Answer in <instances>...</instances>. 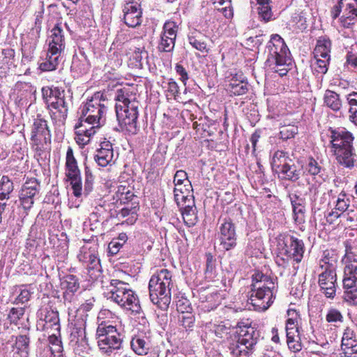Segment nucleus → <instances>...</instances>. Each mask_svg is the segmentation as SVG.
Instances as JSON below:
<instances>
[{"label": "nucleus", "instance_id": "obj_1", "mask_svg": "<svg viewBox=\"0 0 357 357\" xmlns=\"http://www.w3.org/2000/svg\"><path fill=\"white\" fill-rule=\"evenodd\" d=\"M250 303L255 310L265 311L273 303L277 292L276 279L271 278L261 272L252 275Z\"/></svg>", "mask_w": 357, "mask_h": 357}, {"label": "nucleus", "instance_id": "obj_2", "mask_svg": "<svg viewBox=\"0 0 357 357\" xmlns=\"http://www.w3.org/2000/svg\"><path fill=\"white\" fill-rule=\"evenodd\" d=\"M265 54L266 64L273 72L280 77L286 75L291 63L290 51L284 39L278 34H272L267 43Z\"/></svg>", "mask_w": 357, "mask_h": 357}, {"label": "nucleus", "instance_id": "obj_3", "mask_svg": "<svg viewBox=\"0 0 357 357\" xmlns=\"http://www.w3.org/2000/svg\"><path fill=\"white\" fill-rule=\"evenodd\" d=\"M66 176L70 181L73 194L77 198L82 199L87 197L93 190L95 177L88 166L84 168V185L81 181L80 171L77 162L73 155V150L68 146L66 152Z\"/></svg>", "mask_w": 357, "mask_h": 357}, {"label": "nucleus", "instance_id": "obj_4", "mask_svg": "<svg viewBox=\"0 0 357 357\" xmlns=\"http://www.w3.org/2000/svg\"><path fill=\"white\" fill-rule=\"evenodd\" d=\"M105 296L133 314H139L141 305L137 295L130 284L118 279L111 280L104 291Z\"/></svg>", "mask_w": 357, "mask_h": 357}, {"label": "nucleus", "instance_id": "obj_5", "mask_svg": "<svg viewBox=\"0 0 357 357\" xmlns=\"http://www.w3.org/2000/svg\"><path fill=\"white\" fill-rule=\"evenodd\" d=\"M330 139L334 155L338 164L347 168L354 166L355 156L353 134L345 128H330Z\"/></svg>", "mask_w": 357, "mask_h": 357}, {"label": "nucleus", "instance_id": "obj_6", "mask_svg": "<svg viewBox=\"0 0 357 357\" xmlns=\"http://www.w3.org/2000/svg\"><path fill=\"white\" fill-rule=\"evenodd\" d=\"M277 242L278 254L275 262L279 266L285 268L291 262L301 261L305 252L304 243L301 239L283 233L278 236Z\"/></svg>", "mask_w": 357, "mask_h": 357}, {"label": "nucleus", "instance_id": "obj_7", "mask_svg": "<svg viewBox=\"0 0 357 357\" xmlns=\"http://www.w3.org/2000/svg\"><path fill=\"white\" fill-rule=\"evenodd\" d=\"M171 273L167 269H162L157 275H152L149 280L150 299L162 310H167L171 302Z\"/></svg>", "mask_w": 357, "mask_h": 357}, {"label": "nucleus", "instance_id": "obj_8", "mask_svg": "<svg viewBox=\"0 0 357 357\" xmlns=\"http://www.w3.org/2000/svg\"><path fill=\"white\" fill-rule=\"evenodd\" d=\"M342 261L344 265V299L357 305V254L351 248H347Z\"/></svg>", "mask_w": 357, "mask_h": 357}, {"label": "nucleus", "instance_id": "obj_9", "mask_svg": "<svg viewBox=\"0 0 357 357\" xmlns=\"http://www.w3.org/2000/svg\"><path fill=\"white\" fill-rule=\"evenodd\" d=\"M237 340L230 343L229 349L235 357H250L255 350L260 332L252 326L239 325Z\"/></svg>", "mask_w": 357, "mask_h": 357}, {"label": "nucleus", "instance_id": "obj_10", "mask_svg": "<svg viewBox=\"0 0 357 357\" xmlns=\"http://www.w3.org/2000/svg\"><path fill=\"white\" fill-rule=\"evenodd\" d=\"M98 346L102 354L111 355L123 348L124 335L112 325L102 322L96 330Z\"/></svg>", "mask_w": 357, "mask_h": 357}, {"label": "nucleus", "instance_id": "obj_11", "mask_svg": "<svg viewBox=\"0 0 357 357\" xmlns=\"http://www.w3.org/2000/svg\"><path fill=\"white\" fill-rule=\"evenodd\" d=\"M331 10L333 19L340 17L341 25L347 29L357 23V0H332Z\"/></svg>", "mask_w": 357, "mask_h": 357}, {"label": "nucleus", "instance_id": "obj_12", "mask_svg": "<svg viewBox=\"0 0 357 357\" xmlns=\"http://www.w3.org/2000/svg\"><path fill=\"white\" fill-rule=\"evenodd\" d=\"M102 95L100 93H96L86 102L82 105L79 108V113L81 116H84V119L91 120L93 123L98 126H102L105 122V114L107 107L101 100Z\"/></svg>", "mask_w": 357, "mask_h": 357}, {"label": "nucleus", "instance_id": "obj_13", "mask_svg": "<svg viewBox=\"0 0 357 357\" xmlns=\"http://www.w3.org/2000/svg\"><path fill=\"white\" fill-rule=\"evenodd\" d=\"M220 245L225 251L234 249L237 245L235 224L229 217L220 216L218 222Z\"/></svg>", "mask_w": 357, "mask_h": 357}, {"label": "nucleus", "instance_id": "obj_14", "mask_svg": "<svg viewBox=\"0 0 357 357\" xmlns=\"http://www.w3.org/2000/svg\"><path fill=\"white\" fill-rule=\"evenodd\" d=\"M31 140L37 151H43L51 143V133L45 119L38 115L31 128Z\"/></svg>", "mask_w": 357, "mask_h": 357}, {"label": "nucleus", "instance_id": "obj_15", "mask_svg": "<svg viewBox=\"0 0 357 357\" xmlns=\"http://www.w3.org/2000/svg\"><path fill=\"white\" fill-rule=\"evenodd\" d=\"M52 99L49 104L52 120L56 123L64 124L68 116V102L65 98L64 91H52Z\"/></svg>", "mask_w": 357, "mask_h": 357}, {"label": "nucleus", "instance_id": "obj_16", "mask_svg": "<svg viewBox=\"0 0 357 357\" xmlns=\"http://www.w3.org/2000/svg\"><path fill=\"white\" fill-rule=\"evenodd\" d=\"M40 188V183L35 178H28L22 185L19 198L24 210H29L39 198Z\"/></svg>", "mask_w": 357, "mask_h": 357}, {"label": "nucleus", "instance_id": "obj_17", "mask_svg": "<svg viewBox=\"0 0 357 357\" xmlns=\"http://www.w3.org/2000/svg\"><path fill=\"white\" fill-rule=\"evenodd\" d=\"M116 112L119 107H122V110L125 112H130L132 115L139 114V102L137 100L135 95L132 94L129 91L128 88H122L116 90L115 95Z\"/></svg>", "mask_w": 357, "mask_h": 357}, {"label": "nucleus", "instance_id": "obj_18", "mask_svg": "<svg viewBox=\"0 0 357 357\" xmlns=\"http://www.w3.org/2000/svg\"><path fill=\"white\" fill-rule=\"evenodd\" d=\"M318 284L320 291L328 298H333L337 290L336 270L321 271Z\"/></svg>", "mask_w": 357, "mask_h": 357}, {"label": "nucleus", "instance_id": "obj_19", "mask_svg": "<svg viewBox=\"0 0 357 357\" xmlns=\"http://www.w3.org/2000/svg\"><path fill=\"white\" fill-rule=\"evenodd\" d=\"M116 114L122 130H125L132 135H135L138 132L137 119L139 114L132 115L130 112H126L125 109L122 110V107H119Z\"/></svg>", "mask_w": 357, "mask_h": 357}, {"label": "nucleus", "instance_id": "obj_20", "mask_svg": "<svg viewBox=\"0 0 357 357\" xmlns=\"http://www.w3.org/2000/svg\"><path fill=\"white\" fill-rule=\"evenodd\" d=\"M37 329L45 331H50L59 333L60 324L59 314L53 310H48L45 314H40V317L37 321Z\"/></svg>", "mask_w": 357, "mask_h": 357}, {"label": "nucleus", "instance_id": "obj_21", "mask_svg": "<svg viewBox=\"0 0 357 357\" xmlns=\"http://www.w3.org/2000/svg\"><path fill=\"white\" fill-rule=\"evenodd\" d=\"M125 24L130 27H136L142 23V10L137 3L128 2L123 8Z\"/></svg>", "mask_w": 357, "mask_h": 357}, {"label": "nucleus", "instance_id": "obj_22", "mask_svg": "<svg viewBox=\"0 0 357 357\" xmlns=\"http://www.w3.org/2000/svg\"><path fill=\"white\" fill-rule=\"evenodd\" d=\"M114 150L112 144L109 141L100 143V148L96 151L94 160L100 167L111 165L113 162Z\"/></svg>", "mask_w": 357, "mask_h": 357}, {"label": "nucleus", "instance_id": "obj_23", "mask_svg": "<svg viewBox=\"0 0 357 357\" xmlns=\"http://www.w3.org/2000/svg\"><path fill=\"white\" fill-rule=\"evenodd\" d=\"M249 89V84L246 77L242 73L235 74L230 80L227 91L231 96H242Z\"/></svg>", "mask_w": 357, "mask_h": 357}, {"label": "nucleus", "instance_id": "obj_24", "mask_svg": "<svg viewBox=\"0 0 357 357\" xmlns=\"http://www.w3.org/2000/svg\"><path fill=\"white\" fill-rule=\"evenodd\" d=\"M89 67V60L83 50H79V54L73 56L70 70L75 77L87 73Z\"/></svg>", "mask_w": 357, "mask_h": 357}, {"label": "nucleus", "instance_id": "obj_25", "mask_svg": "<svg viewBox=\"0 0 357 357\" xmlns=\"http://www.w3.org/2000/svg\"><path fill=\"white\" fill-rule=\"evenodd\" d=\"M78 257L79 261L86 264L90 269H98L100 266L96 245L89 248L83 247Z\"/></svg>", "mask_w": 357, "mask_h": 357}, {"label": "nucleus", "instance_id": "obj_26", "mask_svg": "<svg viewBox=\"0 0 357 357\" xmlns=\"http://www.w3.org/2000/svg\"><path fill=\"white\" fill-rule=\"evenodd\" d=\"M61 288L65 290L63 299L70 303L74 297V294L79 289V283L75 275H67L63 277L61 283Z\"/></svg>", "mask_w": 357, "mask_h": 357}, {"label": "nucleus", "instance_id": "obj_27", "mask_svg": "<svg viewBox=\"0 0 357 357\" xmlns=\"http://www.w3.org/2000/svg\"><path fill=\"white\" fill-rule=\"evenodd\" d=\"M49 49L51 51L60 52L65 49V38L63 31L59 24H56L51 31V35L49 41Z\"/></svg>", "mask_w": 357, "mask_h": 357}, {"label": "nucleus", "instance_id": "obj_28", "mask_svg": "<svg viewBox=\"0 0 357 357\" xmlns=\"http://www.w3.org/2000/svg\"><path fill=\"white\" fill-rule=\"evenodd\" d=\"M132 350L138 356H146L151 349L149 337L144 335H135L130 341Z\"/></svg>", "mask_w": 357, "mask_h": 357}, {"label": "nucleus", "instance_id": "obj_29", "mask_svg": "<svg viewBox=\"0 0 357 357\" xmlns=\"http://www.w3.org/2000/svg\"><path fill=\"white\" fill-rule=\"evenodd\" d=\"M337 255L334 250H326L319 261V268L321 271L336 270Z\"/></svg>", "mask_w": 357, "mask_h": 357}, {"label": "nucleus", "instance_id": "obj_30", "mask_svg": "<svg viewBox=\"0 0 357 357\" xmlns=\"http://www.w3.org/2000/svg\"><path fill=\"white\" fill-rule=\"evenodd\" d=\"M61 54L60 52L51 51L48 49L45 59L40 63V69L42 71H52L56 70L60 61Z\"/></svg>", "mask_w": 357, "mask_h": 357}, {"label": "nucleus", "instance_id": "obj_31", "mask_svg": "<svg viewBox=\"0 0 357 357\" xmlns=\"http://www.w3.org/2000/svg\"><path fill=\"white\" fill-rule=\"evenodd\" d=\"M287 343L289 349L293 352H298L302 349L299 328L286 330Z\"/></svg>", "mask_w": 357, "mask_h": 357}, {"label": "nucleus", "instance_id": "obj_32", "mask_svg": "<svg viewBox=\"0 0 357 357\" xmlns=\"http://www.w3.org/2000/svg\"><path fill=\"white\" fill-rule=\"evenodd\" d=\"M280 171L284 175V178L293 182L298 181L301 174V169L298 167L292 161L283 164Z\"/></svg>", "mask_w": 357, "mask_h": 357}, {"label": "nucleus", "instance_id": "obj_33", "mask_svg": "<svg viewBox=\"0 0 357 357\" xmlns=\"http://www.w3.org/2000/svg\"><path fill=\"white\" fill-rule=\"evenodd\" d=\"M331 42L326 36L319 37L314 48V57L328 58L330 56Z\"/></svg>", "mask_w": 357, "mask_h": 357}, {"label": "nucleus", "instance_id": "obj_34", "mask_svg": "<svg viewBox=\"0 0 357 357\" xmlns=\"http://www.w3.org/2000/svg\"><path fill=\"white\" fill-rule=\"evenodd\" d=\"M14 190L13 181L8 176H3L0 180V203L7 206L6 200L9 199Z\"/></svg>", "mask_w": 357, "mask_h": 357}, {"label": "nucleus", "instance_id": "obj_35", "mask_svg": "<svg viewBox=\"0 0 357 357\" xmlns=\"http://www.w3.org/2000/svg\"><path fill=\"white\" fill-rule=\"evenodd\" d=\"M324 104L334 112L339 111L342 107V100L337 93L326 90L324 96Z\"/></svg>", "mask_w": 357, "mask_h": 357}, {"label": "nucleus", "instance_id": "obj_36", "mask_svg": "<svg viewBox=\"0 0 357 357\" xmlns=\"http://www.w3.org/2000/svg\"><path fill=\"white\" fill-rule=\"evenodd\" d=\"M189 43L196 50L202 52V53H208L209 49L207 47V44L205 41L204 37L200 32H192L188 36Z\"/></svg>", "mask_w": 357, "mask_h": 357}, {"label": "nucleus", "instance_id": "obj_37", "mask_svg": "<svg viewBox=\"0 0 357 357\" xmlns=\"http://www.w3.org/2000/svg\"><path fill=\"white\" fill-rule=\"evenodd\" d=\"M75 140L80 146L88 144L91 140V136L94 135L93 130H87L81 124L80 126H75Z\"/></svg>", "mask_w": 357, "mask_h": 357}, {"label": "nucleus", "instance_id": "obj_38", "mask_svg": "<svg viewBox=\"0 0 357 357\" xmlns=\"http://www.w3.org/2000/svg\"><path fill=\"white\" fill-rule=\"evenodd\" d=\"M347 100L349 105V119L354 124L357 126V92L353 91L347 96Z\"/></svg>", "mask_w": 357, "mask_h": 357}, {"label": "nucleus", "instance_id": "obj_39", "mask_svg": "<svg viewBox=\"0 0 357 357\" xmlns=\"http://www.w3.org/2000/svg\"><path fill=\"white\" fill-rule=\"evenodd\" d=\"M289 162H291V160L289 158L288 153L283 151L278 150L273 155L271 166L273 169L280 171L282 165Z\"/></svg>", "mask_w": 357, "mask_h": 357}, {"label": "nucleus", "instance_id": "obj_40", "mask_svg": "<svg viewBox=\"0 0 357 357\" xmlns=\"http://www.w3.org/2000/svg\"><path fill=\"white\" fill-rule=\"evenodd\" d=\"M192 190V185L190 182H187V184H183L180 187L174 185V200L176 204H179L181 200L186 198V196L191 194L190 192Z\"/></svg>", "mask_w": 357, "mask_h": 357}, {"label": "nucleus", "instance_id": "obj_41", "mask_svg": "<svg viewBox=\"0 0 357 357\" xmlns=\"http://www.w3.org/2000/svg\"><path fill=\"white\" fill-rule=\"evenodd\" d=\"M350 202V199L345 193H340L336 200L334 208L342 215L343 213L351 208Z\"/></svg>", "mask_w": 357, "mask_h": 357}, {"label": "nucleus", "instance_id": "obj_42", "mask_svg": "<svg viewBox=\"0 0 357 357\" xmlns=\"http://www.w3.org/2000/svg\"><path fill=\"white\" fill-rule=\"evenodd\" d=\"M342 222L349 227H357V211L354 206L342 215Z\"/></svg>", "mask_w": 357, "mask_h": 357}, {"label": "nucleus", "instance_id": "obj_43", "mask_svg": "<svg viewBox=\"0 0 357 357\" xmlns=\"http://www.w3.org/2000/svg\"><path fill=\"white\" fill-rule=\"evenodd\" d=\"M298 129L296 126L291 123L287 124L285 122L284 125L280 127V138L284 140H287L294 138L298 134Z\"/></svg>", "mask_w": 357, "mask_h": 357}, {"label": "nucleus", "instance_id": "obj_44", "mask_svg": "<svg viewBox=\"0 0 357 357\" xmlns=\"http://www.w3.org/2000/svg\"><path fill=\"white\" fill-rule=\"evenodd\" d=\"M305 171L312 176H321L324 169L317 160L310 158L305 167Z\"/></svg>", "mask_w": 357, "mask_h": 357}, {"label": "nucleus", "instance_id": "obj_45", "mask_svg": "<svg viewBox=\"0 0 357 357\" xmlns=\"http://www.w3.org/2000/svg\"><path fill=\"white\" fill-rule=\"evenodd\" d=\"M183 219L188 227L194 226L197 222L196 208L187 206V209H181Z\"/></svg>", "mask_w": 357, "mask_h": 357}, {"label": "nucleus", "instance_id": "obj_46", "mask_svg": "<svg viewBox=\"0 0 357 357\" xmlns=\"http://www.w3.org/2000/svg\"><path fill=\"white\" fill-rule=\"evenodd\" d=\"M175 40L176 39L167 36L166 35H161L158 50L160 52H171L174 48Z\"/></svg>", "mask_w": 357, "mask_h": 357}, {"label": "nucleus", "instance_id": "obj_47", "mask_svg": "<svg viewBox=\"0 0 357 357\" xmlns=\"http://www.w3.org/2000/svg\"><path fill=\"white\" fill-rule=\"evenodd\" d=\"M258 13L265 22L272 20L273 13L270 6V3H258Z\"/></svg>", "mask_w": 357, "mask_h": 357}, {"label": "nucleus", "instance_id": "obj_48", "mask_svg": "<svg viewBox=\"0 0 357 357\" xmlns=\"http://www.w3.org/2000/svg\"><path fill=\"white\" fill-rule=\"evenodd\" d=\"M287 315L289 318L286 321V330H291L298 328V313L295 310H289L287 311Z\"/></svg>", "mask_w": 357, "mask_h": 357}, {"label": "nucleus", "instance_id": "obj_49", "mask_svg": "<svg viewBox=\"0 0 357 357\" xmlns=\"http://www.w3.org/2000/svg\"><path fill=\"white\" fill-rule=\"evenodd\" d=\"M15 346L17 350L27 355L29 350V337L26 335L17 336L15 340Z\"/></svg>", "mask_w": 357, "mask_h": 357}, {"label": "nucleus", "instance_id": "obj_50", "mask_svg": "<svg viewBox=\"0 0 357 357\" xmlns=\"http://www.w3.org/2000/svg\"><path fill=\"white\" fill-rule=\"evenodd\" d=\"M326 320L328 323H342L344 317L340 310L330 308L326 313Z\"/></svg>", "mask_w": 357, "mask_h": 357}, {"label": "nucleus", "instance_id": "obj_51", "mask_svg": "<svg viewBox=\"0 0 357 357\" xmlns=\"http://www.w3.org/2000/svg\"><path fill=\"white\" fill-rule=\"evenodd\" d=\"M356 341V334L354 331L349 327H347L343 333L341 346H347L349 343H354Z\"/></svg>", "mask_w": 357, "mask_h": 357}, {"label": "nucleus", "instance_id": "obj_52", "mask_svg": "<svg viewBox=\"0 0 357 357\" xmlns=\"http://www.w3.org/2000/svg\"><path fill=\"white\" fill-rule=\"evenodd\" d=\"M177 28L178 26L174 22H167L163 26V33L162 35H166L176 39Z\"/></svg>", "mask_w": 357, "mask_h": 357}, {"label": "nucleus", "instance_id": "obj_53", "mask_svg": "<svg viewBox=\"0 0 357 357\" xmlns=\"http://www.w3.org/2000/svg\"><path fill=\"white\" fill-rule=\"evenodd\" d=\"M133 59L139 63V66H143L144 63L148 62V52L144 47L136 48L133 53Z\"/></svg>", "mask_w": 357, "mask_h": 357}, {"label": "nucleus", "instance_id": "obj_54", "mask_svg": "<svg viewBox=\"0 0 357 357\" xmlns=\"http://www.w3.org/2000/svg\"><path fill=\"white\" fill-rule=\"evenodd\" d=\"M24 314V308L23 307H13L8 314V318L11 323L15 324L22 317Z\"/></svg>", "mask_w": 357, "mask_h": 357}, {"label": "nucleus", "instance_id": "obj_55", "mask_svg": "<svg viewBox=\"0 0 357 357\" xmlns=\"http://www.w3.org/2000/svg\"><path fill=\"white\" fill-rule=\"evenodd\" d=\"M317 61L316 70L319 73L326 74L328 71V66L329 64L330 56L328 58L315 57Z\"/></svg>", "mask_w": 357, "mask_h": 357}, {"label": "nucleus", "instance_id": "obj_56", "mask_svg": "<svg viewBox=\"0 0 357 357\" xmlns=\"http://www.w3.org/2000/svg\"><path fill=\"white\" fill-rule=\"evenodd\" d=\"M305 206L303 204L293 208L294 219L296 223L301 224L304 222Z\"/></svg>", "mask_w": 357, "mask_h": 357}, {"label": "nucleus", "instance_id": "obj_57", "mask_svg": "<svg viewBox=\"0 0 357 357\" xmlns=\"http://www.w3.org/2000/svg\"><path fill=\"white\" fill-rule=\"evenodd\" d=\"M187 182H190V181L188 179L186 172L183 170L176 171L174 177V185H178V187H180L183 184H187Z\"/></svg>", "mask_w": 357, "mask_h": 357}, {"label": "nucleus", "instance_id": "obj_58", "mask_svg": "<svg viewBox=\"0 0 357 357\" xmlns=\"http://www.w3.org/2000/svg\"><path fill=\"white\" fill-rule=\"evenodd\" d=\"M84 116H80L79 118V122L75 125V126H80L82 123L84 128H86L87 130H91H91H93L95 134L96 132V129L99 128L100 126H98L96 123H93L91 120L84 119Z\"/></svg>", "mask_w": 357, "mask_h": 357}, {"label": "nucleus", "instance_id": "obj_59", "mask_svg": "<svg viewBox=\"0 0 357 357\" xmlns=\"http://www.w3.org/2000/svg\"><path fill=\"white\" fill-rule=\"evenodd\" d=\"M167 91L174 96L175 100L179 98L180 91L178 84L173 79H170L167 83Z\"/></svg>", "mask_w": 357, "mask_h": 357}, {"label": "nucleus", "instance_id": "obj_60", "mask_svg": "<svg viewBox=\"0 0 357 357\" xmlns=\"http://www.w3.org/2000/svg\"><path fill=\"white\" fill-rule=\"evenodd\" d=\"M179 321L184 328H191L194 325L195 317L190 314H183Z\"/></svg>", "mask_w": 357, "mask_h": 357}, {"label": "nucleus", "instance_id": "obj_61", "mask_svg": "<svg viewBox=\"0 0 357 357\" xmlns=\"http://www.w3.org/2000/svg\"><path fill=\"white\" fill-rule=\"evenodd\" d=\"M30 296H31V292L28 289H20V292L19 295L17 296V298H15L14 303L16 304L24 303L29 300Z\"/></svg>", "mask_w": 357, "mask_h": 357}, {"label": "nucleus", "instance_id": "obj_62", "mask_svg": "<svg viewBox=\"0 0 357 357\" xmlns=\"http://www.w3.org/2000/svg\"><path fill=\"white\" fill-rule=\"evenodd\" d=\"M177 205L181 208V209H187V206L189 205V207L192 206V208H196L194 201V197L192 194L186 196V198H184L183 200H181L179 204Z\"/></svg>", "mask_w": 357, "mask_h": 357}, {"label": "nucleus", "instance_id": "obj_63", "mask_svg": "<svg viewBox=\"0 0 357 357\" xmlns=\"http://www.w3.org/2000/svg\"><path fill=\"white\" fill-rule=\"evenodd\" d=\"M75 330L76 331L73 333V335L75 337H77V342L80 341L81 344L84 343L85 344L88 345L85 329L82 328H76Z\"/></svg>", "mask_w": 357, "mask_h": 357}, {"label": "nucleus", "instance_id": "obj_64", "mask_svg": "<svg viewBox=\"0 0 357 357\" xmlns=\"http://www.w3.org/2000/svg\"><path fill=\"white\" fill-rule=\"evenodd\" d=\"M341 349L344 355H357V341L347 346H341Z\"/></svg>", "mask_w": 357, "mask_h": 357}]
</instances>
